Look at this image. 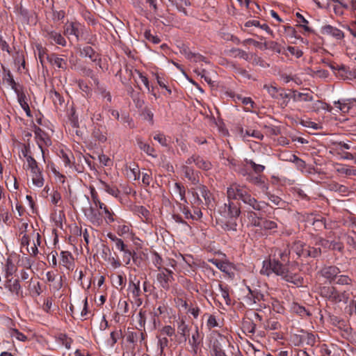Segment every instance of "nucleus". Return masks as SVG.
<instances>
[{
	"instance_id": "f257e3e1",
	"label": "nucleus",
	"mask_w": 356,
	"mask_h": 356,
	"mask_svg": "<svg viewBox=\"0 0 356 356\" xmlns=\"http://www.w3.org/2000/svg\"><path fill=\"white\" fill-rule=\"evenodd\" d=\"M260 273L267 276L275 273L286 282L296 286H301L303 283V278L299 274L289 270L284 264L275 259L264 261Z\"/></svg>"
},
{
	"instance_id": "f03ea898",
	"label": "nucleus",
	"mask_w": 356,
	"mask_h": 356,
	"mask_svg": "<svg viewBox=\"0 0 356 356\" xmlns=\"http://www.w3.org/2000/svg\"><path fill=\"white\" fill-rule=\"evenodd\" d=\"M320 294L330 302L337 304L347 303L350 298V293L347 291H339L334 286H322L320 288Z\"/></svg>"
},
{
	"instance_id": "7ed1b4c3",
	"label": "nucleus",
	"mask_w": 356,
	"mask_h": 356,
	"mask_svg": "<svg viewBox=\"0 0 356 356\" xmlns=\"http://www.w3.org/2000/svg\"><path fill=\"white\" fill-rule=\"evenodd\" d=\"M5 289L17 300L22 299L24 297L22 286L20 281L17 278L10 277L6 279L4 284Z\"/></svg>"
},
{
	"instance_id": "20e7f679",
	"label": "nucleus",
	"mask_w": 356,
	"mask_h": 356,
	"mask_svg": "<svg viewBox=\"0 0 356 356\" xmlns=\"http://www.w3.org/2000/svg\"><path fill=\"white\" fill-rule=\"evenodd\" d=\"M35 139L41 152L43 161L45 162L44 147L51 145V140L49 135L40 127H37L34 131Z\"/></svg>"
},
{
	"instance_id": "39448f33",
	"label": "nucleus",
	"mask_w": 356,
	"mask_h": 356,
	"mask_svg": "<svg viewBox=\"0 0 356 356\" xmlns=\"http://www.w3.org/2000/svg\"><path fill=\"white\" fill-rule=\"evenodd\" d=\"M334 104L337 111H341L342 113L350 116L356 115V99H348L342 101L334 102Z\"/></svg>"
},
{
	"instance_id": "423d86ee",
	"label": "nucleus",
	"mask_w": 356,
	"mask_h": 356,
	"mask_svg": "<svg viewBox=\"0 0 356 356\" xmlns=\"http://www.w3.org/2000/svg\"><path fill=\"white\" fill-rule=\"evenodd\" d=\"M219 212L226 218L236 219L241 213V210L237 205L228 200L227 203H225L219 208Z\"/></svg>"
},
{
	"instance_id": "0eeeda50",
	"label": "nucleus",
	"mask_w": 356,
	"mask_h": 356,
	"mask_svg": "<svg viewBox=\"0 0 356 356\" xmlns=\"http://www.w3.org/2000/svg\"><path fill=\"white\" fill-rule=\"evenodd\" d=\"M290 250L286 248L282 250L277 248L275 251L274 256L277 257L276 259H278L281 263L291 271L295 272L298 264L295 262H290L289 261Z\"/></svg>"
},
{
	"instance_id": "6e6552de",
	"label": "nucleus",
	"mask_w": 356,
	"mask_h": 356,
	"mask_svg": "<svg viewBox=\"0 0 356 356\" xmlns=\"http://www.w3.org/2000/svg\"><path fill=\"white\" fill-rule=\"evenodd\" d=\"M87 219L95 226L99 227L103 224L102 210L96 206H90L85 212Z\"/></svg>"
},
{
	"instance_id": "1a4fd4ad",
	"label": "nucleus",
	"mask_w": 356,
	"mask_h": 356,
	"mask_svg": "<svg viewBox=\"0 0 356 356\" xmlns=\"http://www.w3.org/2000/svg\"><path fill=\"white\" fill-rule=\"evenodd\" d=\"M159 271L156 275V280L161 288L168 290L170 284L174 280L173 272L167 268H163L162 270Z\"/></svg>"
},
{
	"instance_id": "9d476101",
	"label": "nucleus",
	"mask_w": 356,
	"mask_h": 356,
	"mask_svg": "<svg viewBox=\"0 0 356 356\" xmlns=\"http://www.w3.org/2000/svg\"><path fill=\"white\" fill-rule=\"evenodd\" d=\"M128 291L131 294L133 301L137 307H140L143 304V299L141 298V290L140 287V280L135 282L134 280H129Z\"/></svg>"
},
{
	"instance_id": "9b49d317",
	"label": "nucleus",
	"mask_w": 356,
	"mask_h": 356,
	"mask_svg": "<svg viewBox=\"0 0 356 356\" xmlns=\"http://www.w3.org/2000/svg\"><path fill=\"white\" fill-rule=\"evenodd\" d=\"M244 204L249 205L252 209L260 211L268 204L263 201H258L247 191L241 200Z\"/></svg>"
},
{
	"instance_id": "f8f14e48",
	"label": "nucleus",
	"mask_w": 356,
	"mask_h": 356,
	"mask_svg": "<svg viewBox=\"0 0 356 356\" xmlns=\"http://www.w3.org/2000/svg\"><path fill=\"white\" fill-rule=\"evenodd\" d=\"M247 191L245 188L237 184H231L227 189V195L228 200H242L243 195L245 194Z\"/></svg>"
},
{
	"instance_id": "ddd939ff",
	"label": "nucleus",
	"mask_w": 356,
	"mask_h": 356,
	"mask_svg": "<svg viewBox=\"0 0 356 356\" xmlns=\"http://www.w3.org/2000/svg\"><path fill=\"white\" fill-rule=\"evenodd\" d=\"M321 33L323 35L332 36L337 40H341L344 38V33L341 30L330 24L323 26Z\"/></svg>"
},
{
	"instance_id": "4468645a",
	"label": "nucleus",
	"mask_w": 356,
	"mask_h": 356,
	"mask_svg": "<svg viewBox=\"0 0 356 356\" xmlns=\"http://www.w3.org/2000/svg\"><path fill=\"white\" fill-rule=\"evenodd\" d=\"M83 31V26L79 22H70L65 26L64 33L67 36L74 35L77 40Z\"/></svg>"
},
{
	"instance_id": "2eb2a0df",
	"label": "nucleus",
	"mask_w": 356,
	"mask_h": 356,
	"mask_svg": "<svg viewBox=\"0 0 356 356\" xmlns=\"http://www.w3.org/2000/svg\"><path fill=\"white\" fill-rule=\"evenodd\" d=\"M340 272L339 268L337 266H329L323 267L321 270V274L331 283L336 279Z\"/></svg>"
},
{
	"instance_id": "dca6fc26",
	"label": "nucleus",
	"mask_w": 356,
	"mask_h": 356,
	"mask_svg": "<svg viewBox=\"0 0 356 356\" xmlns=\"http://www.w3.org/2000/svg\"><path fill=\"white\" fill-rule=\"evenodd\" d=\"M44 37L51 43L55 42L63 47L66 46V40L60 33L55 31H47L44 33Z\"/></svg>"
},
{
	"instance_id": "f3484780",
	"label": "nucleus",
	"mask_w": 356,
	"mask_h": 356,
	"mask_svg": "<svg viewBox=\"0 0 356 356\" xmlns=\"http://www.w3.org/2000/svg\"><path fill=\"white\" fill-rule=\"evenodd\" d=\"M17 270V267L10 258H8L5 263L2 264V272L6 280L13 277Z\"/></svg>"
},
{
	"instance_id": "a211bd4d",
	"label": "nucleus",
	"mask_w": 356,
	"mask_h": 356,
	"mask_svg": "<svg viewBox=\"0 0 356 356\" xmlns=\"http://www.w3.org/2000/svg\"><path fill=\"white\" fill-rule=\"evenodd\" d=\"M277 225L275 221L263 218L260 229H257L256 233L259 236L266 235V232H275Z\"/></svg>"
},
{
	"instance_id": "6ab92c4d",
	"label": "nucleus",
	"mask_w": 356,
	"mask_h": 356,
	"mask_svg": "<svg viewBox=\"0 0 356 356\" xmlns=\"http://www.w3.org/2000/svg\"><path fill=\"white\" fill-rule=\"evenodd\" d=\"M99 209L102 210L103 221L104 220L107 225H111L115 221L116 215L111 208L104 204Z\"/></svg>"
},
{
	"instance_id": "aec40b11",
	"label": "nucleus",
	"mask_w": 356,
	"mask_h": 356,
	"mask_svg": "<svg viewBox=\"0 0 356 356\" xmlns=\"http://www.w3.org/2000/svg\"><path fill=\"white\" fill-rule=\"evenodd\" d=\"M18 102L22 107V108L26 112L27 116H31V112L28 104L27 98L26 97L25 93L22 90V88L15 92Z\"/></svg>"
},
{
	"instance_id": "412c9836",
	"label": "nucleus",
	"mask_w": 356,
	"mask_h": 356,
	"mask_svg": "<svg viewBox=\"0 0 356 356\" xmlns=\"http://www.w3.org/2000/svg\"><path fill=\"white\" fill-rule=\"evenodd\" d=\"M48 61L54 66L58 69L65 70L67 66V63L63 58L59 57L55 54H52L47 56Z\"/></svg>"
},
{
	"instance_id": "4be33fe9",
	"label": "nucleus",
	"mask_w": 356,
	"mask_h": 356,
	"mask_svg": "<svg viewBox=\"0 0 356 356\" xmlns=\"http://www.w3.org/2000/svg\"><path fill=\"white\" fill-rule=\"evenodd\" d=\"M229 55L234 58H239L250 61L253 57L252 54L248 53L238 48H232L229 50Z\"/></svg>"
},
{
	"instance_id": "5701e85b",
	"label": "nucleus",
	"mask_w": 356,
	"mask_h": 356,
	"mask_svg": "<svg viewBox=\"0 0 356 356\" xmlns=\"http://www.w3.org/2000/svg\"><path fill=\"white\" fill-rule=\"evenodd\" d=\"M291 98L294 102H312L314 99L311 92H300L297 90H292Z\"/></svg>"
},
{
	"instance_id": "b1692460",
	"label": "nucleus",
	"mask_w": 356,
	"mask_h": 356,
	"mask_svg": "<svg viewBox=\"0 0 356 356\" xmlns=\"http://www.w3.org/2000/svg\"><path fill=\"white\" fill-rule=\"evenodd\" d=\"M202 339L203 337L199 332L198 327L196 326L195 332L192 334L191 338L189 339V343L195 352L197 351V349L202 343Z\"/></svg>"
},
{
	"instance_id": "393cba45",
	"label": "nucleus",
	"mask_w": 356,
	"mask_h": 356,
	"mask_svg": "<svg viewBox=\"0 0 356 356\" xmlns=\"http://www.w3.org/2000/svg\"><path fill=\"white\" fill-rule=\"evenodd\" d=\"M244 26L248 28L250 26L259 27L262 30L265 31L267 33L270 34L272 37H274V33L268 26V25L265 23L261 24L258 20H249L245 23Z\"/></svg>"
},
{
	"instance_id": "a878e982",
	"label": "nucleus",
	"mask_w": 356,
	"mask_h": 356,
	"mask_svg": "<svg viewBox=\"0 0 356 356\" xmlns=\"http://www.w3.org/2000/svg\"><path fill=\"white\" fill-rule=\"evenodd\" d=\"M209 262L215 265L219 270L225 273H229L231 270V265L229 263L219 260L218 259H210Z\"/></svg>"
},
{
	"instance_id": "bb28decb",
	"label": "nucleus",
	"mask_w": 356,
	"mask_h": 356,
	"mask_svg": "<svg viewBox=\"0 0 356 356\" xmlns=\"http://www.w3.org/2000/svg\"><path fill=\"white\" fill-rule=\"evenodd\" d=\"M321 109L327 110L329 112H332L333 108L327 104L324 103L320 100L314 102L311 106H308V110L310 111L317 112Z\"/></svg>"
},
{
	"instance_id": "cd10ccee",
	"label": "nucleus",
	"mask_w": 356,
	"mask_h": 356,
	"mask_svg": "<svg viewBox=\"0 0 356 356\" xmlns=\"http://www.w3.org/2000/svg\"><path fill=\"white\" fill-rule=\"evenodd\" d=\"M196 190L200 192V195L204 198L205 204L209 205L213 199L211 193L207 189V188L204 185H199Z\"/></svg>"
},
{
	"instance_id": "c85d7f7f",
	"label": "nucleus",
	"mask_w": 356,
	"mask_h": 356,
	"mask_svg": "<svg viewBox=\"0 0 356 356\" xmlns=\"http://www.w3.org/2000/svg\"><path fill=\"white\" fill-rule=\"evenodd\" d=\"M80 54L81 56L89 58L93 62L97 61L99 56L95 50L90 46L83 47L80 51Z\"/></svg>"
},
{
	"instance_id": "c756f323",
	"label": "nucleus",
	"mask_w": 356,
	"mask_h": 356,
	"mask_svg": "<svg viewBox=\"0 0 356 356\" xmlns=\"http://www.w3.org/2000/svg\"><path fill=\"white\" fill-rule=\"evenodd\" d=\"M28 290L32 296H40L42 293L40 283L38 281H34L32 278L27 282Z\"/></svg>"
},
{
	"instance_id": "7c9ffc66",
	"label": "nucleus",
	"mask_w": 356,
	"mask_h": 356,
	"mask_svg": "<svg viewBox=\"0 0 356 356\" xmlns=\"http://www.w3.org/2000/svg\"><path fill=\"white\" fill-rule=\"evenodd\" d=\"M307 250V245L302 241H296L291 246V250L296 253L299 257H305V252Z\"/></svg>"
},
{
	"instance_id": "2f4dec72",
	"label": "nucleus",
	"mask_w": 356,
	"mask_h": 356,
	"mask_svg": "<svg viewBox=\"0 0 356 356\" xmlns=\"http://www.w3.org/2000/svg\"><path fill=\"white\" fill-rule=\"evenodd\" d=\"M32 184L34 186L41 188L44 183L42 170L30 175Z\"/></svg>"
},
{
	"instance_id": "473e14b6",
	"label": "nucleus",
	"mask_w": 356,
	"mask_h": 356,
	"mask_svg": "<svg viewBox=\"0 0 356 356\" xmlns=\"http://www.w3.org/2000/svg\"><path fill=\"white\" fill-rule=\"evenodd\" d=\"M26 169L30 171V175L42 170L33 156H29Z\"/></svg>"
},
{
	"instance_id": "72a5a7b5",
	"label": "nucleus",
	"mask_w": 356,
	"mask_h": 356,
	"mask_svg": "<svg viewBox=\"0 0 356 356\" xmlns=\"http://www.w3.org/2000/svg\"><path fill=\"white\" fill-rule=\"evenodd\" d=\"M101 188L111 195L118 197L120 193L119 189L115 186H111L105 181H100Z\"/></svg>"
},
{
	"instance_id": "f704fd0d",
	"label": "nucleus",
	"mask_w": 356,
	"mask_h": 356,
	"mask_svg": "<svg viewBox=\"0 0 356 356\" xmlns=\"http://www.w3.org/2000/svg\"><path fill=\"white\" fill-rule=\"evenodd\" d=\"M183 170L185 177L189 181H191L193 184H197L198 183L199 180L197 178V175L194 172V170L192 168L188 166H184Z\"/></svg>"
},
{
	"instance_id": "c9c22d12",
	"label": "nucleus",
	"mask_w": 356,
	"mask_h": 356,
	"mask_svg": "<svg viewBox=\"0 0 356 356\" xmlns=\"http://www.w3.org/2000/svg\"><path fill=\"white\" fill-rule=\"evenodd\" d=\"M92 136L101 143L106 140V131L103 127H95L92 131Z\"/></svg>"
},
{
	"instance_id": "e433bc0d",
	"label": "nucleus",
	"mask_w": 356,
	"mask_h": 356,
	"mask_svg": "<svg viewBox=\"0 0 356 356\" xmlns=\"http://www.w3.org/2000/svg\"><path fill=\"white\" fill-rule=\"evenodd\" d=\"M291 309L293 313H296L300 316H310L309 312L303 306L300 305L296 302L291 305Z\"/></svg>"
},
{
	"instance_id": "4c0bfd02",
	"label": "nucleus",
	"mask_w": 356,
	"mask_h": 356,
	"mask_svg": "<svg viewBox=\"0 0 356 356\" xmlns=\"http://www.w3.org/2000/svg\"><path fill=\"white\" fill-rule=\"evenodd\" d=\"M137 144L139 148L149 156L155 157L154 149L149 144L144 143L140 138H137Z\"/></svg>"
},
{
	"instance_id": "58836bf2",
	"label": "nucleus",
	"mask_w": 356,
	"mask_h": 356,
	"mask_svg": "<svg viewBox=\"0 0 356 356\" xmlns=\"http://www.w3.org/2000/svg\"><path fill=\"white\" fill-rule=\"evenodd\" d=\"M60 257L63 265L69 268L73 261V256L71 252L68 251H62L60 252Z\"/></svg>"
},
{
	"instance_id": "ea45409f",
	"label": "nucleus",
	"mask_w": 356,
	"mask_h": 356,
	"mask_svg": "<svg viewBox=\"0 0 356 356\" xmlns=\"http://www.w3.org/2000/svg\"><path fill=\"white\" fill-rule=\"evenodd\" d=\"M195 165L203 170H209L211 168L212 164L208 160H206L197 155Z\"/></svg>"
},
{
	"instance_id": "a19ab883",
	"label": "nucleus",
	"mask_w": 356,
	"mask_h": 356,
	"mask_svg": "<svg viewBox=\"0 0 356 356\" xmlns=\"http://www.w3.org/2000/svg\"><path fill=\"white\" fill-rule=\"evenodd\" d=\"M173 192L179 196L180 200L186 202L185 196L186 191L183 185L179 183H175L173 187Z\"/></svg>"
},
{
	"instance_id": "79ce46f5",
	"label": "nucleus",
	"mask_w": 356,
	"mask_h": 356,
	"mask_svg": "<svg viewBox=\"0 0 356 356\" xmlns=\"http://www.w3.org/2000/svg\"><path fill=\"white\" fill-rule=\"evenodd\" d=\"M4 81L11 87V88L15 91V92L16 91L19 90V89L22 88L20 85L17 84L15 81V80L10 72H8L5 75Z\"/></svg>"
},
{
	"instance_id": "37998d69",
	"label": "nucleus",
	"mask_w": 356,
	"mask_h": 356,
	"mask_svg": "<svg viewBox=\"0 0 356 356\" xmlns=\"http://www.w3.org/2000/svg\"><path fill=\"white\" fill-rule=\"evenodd\" d=\"M177 329L179 333L185 338V340H186V337H188L189 332V327L186 323L185 321L181 320L177 323Z\"/></svg>"
},
{
	"instance_id": "c03bdc74",
	"label": "nucleus",
	"mask_w": 356,
	"mask_h": 356,
	"mask_svg": "<svg viewBox=\"0 0 356 356\" xmlns=\"http://www.w3.org/2000/svg\"><path fill=\"white\" fill-rule=\"evenodd\" d=\"M321 254V250L320 247H310L307 246L306 252H305V257L316 258Z\"/></svg>"
},
{
	"instance_id": "a18cd8bd",
	"label": "nucleus",
	"mask_w": 356,
	"mask_h": 356,
	"mask_svg": "<svg viewBox=\"0 0 356 356\" xmlns=\"http://www.w3.org/2000/svg\"><path fill=\"white\" fill-rule=\"evenodd\" d=\"M243 329L245 332L254 334L256 330V325L252 320H247L243 323Z\"/></svg>"
},
{
	"instance_id": "49530a36",
	"label": "nucleus",
	"mask_w": 356,
	"mask_h": 356,
	"mask_svg": "<svg viewBox=\"0 0 356 356\" xmlns=\"http://www.w3.org/2000/svg\"><path fill=\"white\" fill-rule=\"evenodd\" d=\"M236 219H229V220L223 222L222 227L225 231L236 232L237 229V223Z\"/></svg>"
},
{
	"instance_id": "de8ad7c7",
	"label": "nucleus",
	"mask_w": 356,
	"mask_h": 356,
	"mask_svg": "<svg viewBox=\"0 0 356 356\" xmlns=\"http://www.w3.org/2000/svg\"><path fill=\"white\" fill-rule=\"evenodd\" d=\"M264 48L265 49H271L278 54L282 52L280 45L275 41H269L264 42Z\"/></svg>"
},
{
	"instance_id": "09e8293b",
	"label": "nucleus",
	"mask_w": 356,
	"mask_h": 356,
	"mask_svg": "<svg viewBox=\"0 0 356 356\" xmlns=\"http://www.w3.org/2000/svg\"><path fill=\"white\" fill-rule=\"evenodd\" d=\"M135 211L143 220L147 221L149 219L150 213L145 207L139 206L136 208Z\"/></svg>"
},
{
	"instance_id": "8fccbe9b",
	"label": "nucleus",
	"mask_w": 356,
	"mask_h": 356,
	"mask_svg": "<svg viewBox=\"0 0 356 356\" xmlns=\"http://www.w3.org/2000/svg\"><path fill=\"white\" fill-rule=\"evenodd\" d=\"M159 334L165 337H172L175 335V329L171 325H165L160 329Z\"/></svg>"
},
{
	"instance_id": "3c124183",
	"label": "nucleus",
	"mask_w": 356,
	"mask_h": 356,
	"mask_svg": "<svg viewBox=\"0 0 356 356\" xmlns=\"http://www.w3.org/2000/svg\"><path fill=\"white\" fill-rule=\"evenodd\" d=\"M264 88L267 90L271 97L274 99H278V95L281 89L277 88L276 86L273 85L265 84Z\"/></svg>"
},
{
	"instance_id": "603ef678",
	"label": "nucleus",
	"mask_w": 356,
	"mask_h": 356,
	"mask_svg": "<svg viewBox=\"0 0 356 356\" xmlns=\"http://www.w3.org/2000/svg\"><path fill=\"white\" fill-rule=\"evenodd\" d=\"M314 223H320L321 225H323L325 229H333L335 227V226L337 225L335 222H333L330 220H327L325 218H321V219H316L314 221Z\"/></svg>"
},
{
	"instance_id": "864d4df0",
	"label": "nucleus",
	"mask_w": 356,
	"mask_h": 356,
	"mask_svg": "<svg viewBox=\"0 0 356 356\" xmlns=\"http://www.w3.org/2000/svg\"><path fill=\"white\" fill-rule=\"evenodd\" d=\"M337 171L346 175H356L355 168L348 167L344 165H339V167L337 169Z\"/></svg>"
},
{
	"instance_id": "5fc2aeb1",
	"label": "nucleus",
	"mask_w": 356,
	"mask_h": 356,
	"mask_svg": "<svg viewBox=\"0 0 356 356\" xmlns=\"http://www.w3.org/2000/svg\"><path fill=\"white\" fill-rule=\"evenodd\" d=\"M296 16L299 19L300 26L303 28L306 32H312V29L308 26L309 22L299 13H296Z\"/></svg>"
},
{
	"instance_id": "6e6d98bb",
	"label": "nucleus",
	"mask_w": 356,
	"mask_h": 356,
	"mask_svg": "<svg viewBox=\"0 0 356 356\" xmlns=\"http://www.w3.org/2000/svg\"><path fill=\"white\" fill-rule=\"evenodd\" d=\"M328 188H329V189L330 191H335V192H339V193H345L348 191V188H347L346 186H345L343 185H341V184H339L336 183V182L331 183L329 185Z\"/></svg>"
},
{
	"instance_id": "4d7b16f0",
	"label": "nucleus",
	"mask_w": 356,
	"mask_h": 356,
	"mask_svg": "<svg viewBox=\"0 0 356 356\" xmlns=\"http://www.w3.org/2000/svg\"><path fill=\"white\" fill-rule=\"evenodd\" d=\"M158 345L161 352L163 350L169 346L170 341L168 337L165 336H162L161 334H159L158 337Z\"/></svg>"
},
{
	"instance_id": "13d9d810",
	"label": "nucleus",
	"mask_w": 356,
	"mask_h": 356,
	"mask_svg": "<svg viewBox=\"0 0 356 356\" xmlns=\"http://www.w3.org/2000/svg\"><path fill=\"white\" fill-rule=\"evenodd\" d=\"M118 313L124 315L129 312V304L127 300H120L118 305Z\"/></svg>"
},
{
	"instance_id": "bf43d9fd",
	"label": "nucleus",
	"mask_w": 356,
	"mask_h": 356,
	"mask_svg": "<svg viewBox=\"0 0 356 356\" xmlns=\"http://www.w3.org/2000/svg\"><path fill=\"white\" fill-rule=\"evenodd\" d=\"M152 262L154 265L158 268L159 270H162L163 268V261L160 255L155 252L152 257Z\"/></svg>"
},
{
	"instance_id": "052dcab7",
	"label": "nucleus",
	"mask_w": 356,
	"mask_h": 356,
	"mask_svg": "<svg viewBox=\"0 0 356 356\" xmlns=\"http://www.w3.org/2000/svg\"><path fill=\"white\" fill-rule=\"evenodd\" d=\"M10 334L11 337L20 341H26L27 340V337L17 329H12L10 332Z\"/></svg>"
},
{
	"instance_id": "680f3d73",
	"label": "nucleus",
	"mask_w": 356,
	"mask_h": 356,
	"mask_svg": "<svg viewBox=\"0 0 356 356\" xmlns=\"http://www.w3.org/2000/svg\"><path fill=\"white\" fill-rule=\"evenodd\" d=\"M245 161L247 164H249L252 167L254 172L257 174L261 173L265 170L264 165H260V164H257L252 160L245 159Z\"/></svg>"
},
{
	"instance_id": "e2e57ef3",
	"label": "nucleus",
	"mask_w": 356,
	"mask_h": 356,
	"mask_svg": "<svg viewBox=\"0 0 356 356\" xmlns=\"http://www.w3.org/2000/svg\"><path fill=\"white\" fill-rule=\"evenodd\" d=\"M280 327V324L278 321L275 320H268L264 323V328L266 330H278Z\"/></svg>"
},
{
	"instance_id": "0e129e2a",
	"label": "nucleus",
	"mask_w": 356,
	"mask_h": 356,
	"mask_svg": "<svg viewBox=\"0 0 356 356\" xmlns=\"http://www.w3.org/2000/svg\"><path fill=\"white\" fill-rule=\"evenodd\" d=\"M219 289L221 293V296L225 300L227 305H230L231 303V299L229 298V291L227 287H224L222 284H218Z\"/></svg>"
},
{
	"instance_id": "69168bd1",
	"label": "nucleus",
	"mask_w": 356,
	"mask_h": 356,
	"mask_svg": "<svg viewBox=\"0 0 356 356\" xmlns=\"http://www.w3.org/2000/svg\"><path fill=\"white\" fill-rule=\"evenodd\" d=\"M123 252L122 254V259L123 261L125 263V265H128L130 264L131 259H134V255L136 253L134 252H132L129 249H125V250L122 251Z\"/></svg>"
},
{
	"instance_id": "338daca9",
	"label": "nucleus",
	"mask_w": 356,
	"mask_h": 356,
	"mask_svg": "<svg viewBox=\"0 0 356 356\" xmlns=\"http://www.w3.org/2000/svg\"><path fill=\"white\" fill-rule=\"evenodd\" d=\"M144 36L146 40L154 44H159L161 42V39L157 35L152 34L149 30H146L145 31Z\"/></svg>"
},
{
	"instance_id": "774afa93",
	"label": "nucleus",
	"mask_w": 356,
	"mask_h": 356,
	"mask_svg": "<svg viewBox=\"0 0 356 356\" xmlns=\"http://www.w3.org/2000/svg\"><path fill=\"white\" fill-rule=\"evenodd\" d=\"M152 181V172L146 170L142 172V181L145 186H149Z\"/></svg>"
}]
</instances>
